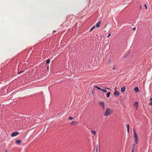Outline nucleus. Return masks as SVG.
<instances>
[{
    "label": "nucleus",
    "instance_id": "30",
    "mask_svg": "<svg viewBox=\"0 0 152 152\" xmlns=\"http://www.w3.org/2000/svg\"><path fill=\"white\" fill-rule=\"evenodd\" d=\"M49 69V67H47V69Z\"/></svg>",
    "mask_w": 152,
    "mask_h": 152
},
{
    "label": "nucleus",
    "instance_id": "20",
    "mask_svg": "<svg viewBox=\"0 0 152 152\" xmlns=\"http://www.w3.org/2000/svg\"><path fill=\"white\" fill-rule=\"evenodd\" d=\"M133 147L132 149V152H134V145H135L134 144H133Z\"/></svg>",
    "mask_w": 152,
    "mask_h": 152
},
{
    "label": "nucleus",
    "instance_id": "15",
    "mask_svg": "<svg viewBox=\"0 0 152 152\" xmlns=\"http://www.w3.org/2000/svg\"><path fill=\"white\" fill-rule=\"evenodd\" d=\"M110 94V92H108L107 93V97H109Z\"/></svg>",
    "mask_w": 152,
    "mask_h": 152
},
{
    "label": "nucleus",
    "instance_id": "3",
    "mask_svg": "<svg viewBox=\"0 0 152 152\" xmlns=\"http://www.w3.org/2000/svg\"><path fill=\"white\" fill-rule=\"evenodd\" d=\"M99 104L101 106L103 110H105V103L104 102L102 101L99 102Z\"/></svg>",
    "mask_w": 152,
    "mask_h": 152
},
{
    "label": "nucleus",
    "instance_id": "27",
    "mask_svg": "<svg viewBox=\"0 0 152 152\" xmlns=\"http://www.w3.org/2000/svg\"><path fill=\"white\" fill-rule=\"evenodd\" d=\"M23 71H22V72H18V74H19V73H21V72H23Z\"/></svg>",
    "mask_w": 152,
    "mask_h": 152
},
{
    "label": "nucleus",
    "instance_id": "19",
    "mask_svg": "<svg viewBox=\"0 0 152 152\" xmlns=\"http://www.w3.org/2000/svg\"><path fill=\"white\" fill-rule=\"evenodd\" d=\"M73 119H74V118H72V117L70 116L69 118L68 119L69 120H73Z\"/></svg>",
    "mask_w": 152,
    "mask_h": 152
},
{
    "label": "nucleus",
    "instance_id": "13",
    "mask_svg": "<svg viewBox=\"0 0 152 152\" xmlns=\"http://www.w3.org/2000/svg\"><path fill=\"white\" fill-rule=\"evenodd\" d=\"M148 104L150 105L152 104V98L150 99V102Z\"/></svg>",
    "mask_w": 152,
    "mask_h": 152
},
{
    "label": "nucleus",
    "instance_id": "11",
    "mask_svg": "<svg viewBox=\"0 0 152 152\" xmlns=\"http://www.w3.org/2000/svg\"><path fill=\"white\" fill-rule=\"evenodd\" d=\"M139 88L138 87H136L134 89V90L136 92H138L139 90Z\"/></svg>",
    "mask_w": 152,
    "mask_h": 152
},
{
    "label": "nucleus",
    "instance_id": "7",
    "mask_svg": "<svg viewBox=\"0 0 152 152\" xmlns=\"http://www.w3.org/2000/svg\"><path fill=\"white\" fill-rule=\"evenodd\" d=\"M91 133L94 134V135L96 136V132L94 130H91Z\"/></svg>",
    "mask_w": 152,
    "mask_h": 152
},
{
    "label": "nucleus",
    "instance_id": "17",
    "mask_svg": "<svg viewBox=\"0 0 152 152\" xmlns=\"http://www.w3.org/2000/svg\"><path fill=\"white\" fill-rule=\"evenodd\" d=\"M95 28V26H94L91 28V29H90V31H91L92 30H93Z\"/></svg>",
    "mask_w": 152,
    "mask_h": 152
},
{
    "label": "nucleus",
    "instance_id": "24",
    "mask_svg": "<svg viewBox=\"0 0 152 152\" xmlns=\"http://www.w3.org/2000/svg\"><path fill=\"white\" fill-rule=\"evenodd\" d=\"M136 29V27H134L133 28V29L134 30H135Z\"/></svg>",
    "mask_w": 152,
    "mask_h": 152
},
{
    "label": "nucleus",
    "instance_id": "4",
    "mask_svg": "<svg viewBox=\"0 0 152 152\" xmlns=\"http://www.w3.org/2000/svg\"><path fill=\"white\" fill-rule=\"evenodd\" d=\"M19 134V132H13L11 134V136L12 137H15L18 134Z\"/></svg>",
    "mask_w": 152,
    "mask_h": 152
},
{
    "label": "nucleus",
    "instance_id": "21",
    "mask_svg": "<svg viewBox=\"0 0 152 152\" xmlns=\"http://www.w3.org/2000/svg\"><path fill=\"white\" fill-rule=\"evenodd\" d=\"M102 91H103L104 92H105V93L107 92V90H105L102 89Z\"/></svg>",
    "mask_w": 152,
    "mask_h": 152
},
{
    "label": "nucleus",
    "instance_id": "23",
    "mask_svg": "<svg viewBox=\"0 0 152 152\" xmlns=\"http://www.w3.org/2000/svg\"><path fill=\"white\" fill-rule=\"evenodd\" d=\"M111 34L110 33H109V34L108 35L107 37H109L111 35Z\"/></svg>",
    "mask_w": 152,
    "mask_h": 152
},
{
    "label": "nucleus",
    "instance_id": "18",
    "mask_svg": "<svg viewBox=\"0 0 152 152\" xmlns=\"http://www.w3.org/2000/svg\"><path fill=\"white\" fill-rule=\"evenodd\" d=\"M94 87L96 88H97V89H98V90H102V89H101L99 87H98L97 86H95Z\"/></svg>",
    "mask_w": 152,
    "mask_h": 152
},
{
    "label": "nucleus",
    "instance_id": "5",
    "mask_svg": "<svg viewBox=\"0 0 152 152\" xmlns=\"http://www.w3.org/2000/svg\"><path fill=\"white\" fill-rule=\"evenodd\" d=\"M78 123L75 121H72L70 124L71 125H74L77 124Z\"/></svg>",
    "mask_w": 152,
    "mask_h": 152
},
{
    "label": "nucleus",
    "instance_id": "25",
    "mask_svg": "<svg viewBox=\"0 0 152 152\" xmlns=\"http://www.w3.org/2000/svg\"><path fill=\"white\" fill-rule=\"evenodd\" d=\"M97 146L96 151L97 152Z\"/></svg>",
    "mask_w": 152,
    "mask_h": 152
},
{
    "label": "nucleus",
    "instance_id": "12",
    "mask_svg": "<svg viewBox=\"0 0 152 152\" xmlns=\"http://www.w3.org/2000/svg\"><path fill=\"white\" fill-rule=\"evenodd\" d=\"M119 92L118 91H115L114 93V95H119Z\"/></svg>",
    "mask_w": 152,
    "mask_h": 152
},
{
    "label": "nucleus",
    "instance_id": "2",
    "mask_svg": "<svg viewBox=\"0 0 152 152\" xmlns=\"http://www.w3.org/2000/svg\"><path fill=\"white\" fill-rule=\"evenodd\" d=\"M134 133V137L135 140V143L137 144L138 142V138L137 134L135 130L134 129H133Z\"/></svg>",
    "mask_w": 152,
    "mask_h": 152
},
{
    "label": "nucleus",
    "instance_id": "14",
    "mask_svg": "<svg viewBox=\"0 0 152 152\" xmlns=\"http://www.w3.org/2000/svg\"><path fill=\"white\" fill-rule=\"evenodd\" d=\"M127 132L128 133H129V124H127Z\"/></svg>",
    "mask_w": 152,
    "mask_h": 152
},
{
    "label": "nucleus",
    "instance_id": "1",
    "mask_svg": "<svg viewBox=\"0 0 152 152\" xmlns=\"http://www.w3.org/2000/svg\"><path fill=\"white\" fill-rule=\"evenodd\" d=\"M112 113V110L109 107H107L105 111L104 115L107 117L109 115H111Z\"/></svg>",
    "mask_w": 152,
    "mask_h": 152
},
{
    "label": "nucleus",
    "instance_id": "16",
    "mask_svg": "<svg viewBox=\"0 0 152 152\" xmlns=\"http://www.w3.org/2000/svg\"><path fill=\"white\" fill-rule=\"evenodd\" d=\"M50 59H48L46 61V63L47 64H49L50 63Z\"/></svg>",
    "mask_w": 152,
    "mask_h": 152
},
{
    "label": "nucleus",
    "instance_id": "8",
    "mask_svg": "<svg viewBox=\"0 0 152 152\" xmlns=\"http://www.w3.org/2000/svg\"><path fill=\"white\" fill-rule=\"evenodd\" d=\"M101 23V21H99L96 24V27L97 28H98L99 27V26H100V23Z\"/></svg>",
    "mask_w": 152,
    "mask_h": 152
},
{
    "label": "nucleus",
    "instance_id": "6",
    "mask_svg": "<svg viewBox=\"0 0 152 152\" xmlns=\"http://www.w3.org/2000/svg\"><path fill=\"white\" fill-rule=\"evenodd\" d=\"M126 89V87L124 86L121 89V91L123 93L125 92Z\"/></svg>",
    "mask_w": 152,
    "mask_h": 152
},
{
    "label": "nucleus",
    "instance_id": "28",
    "mask_svg": "<svg viewBox=\"0 0 152 152\" xmlns=\"http://www.w3.org/2000/svg\"><path fill=\"white\" fill-rule=\"evenodd\" d=\"M115 69V67H113V70H114Z\"/></svg>",
    "mask_w": 152,
    "mask_h": 152
},
{
    "label": "nucleus",
    "instance_id": "9",
    "mask_svg": "<svg viewBox=\"0 0 152 152\" xmlns=\"http://www.w3.org/2000/svg\"><path fill=\"white\" fill-rule=\"evenodd\" d=\"M134 106H135L136 107V108L137 109V108H138V102L137 101H136L134 103Z\"/></svg>",
    "mask_w": 152,
    "mask_h": 152
},
{
    "label": "nucleus",
    "instance_id": "29",
    "mask_svg": "<svg viewBox=\"0 0 152 152\" xmlns=\"http://www.w3.org/2000/svg\"><path fill=\"white\" fill-rule=\"evenodd\" d=\"M7 152V151H5V152Z\"/></svg>",
    "mask_w": 152,
    "mask_h": 152
},
{
    "label": "nucleus",
    "instance_id": "26",
    "mask_svg": "<svg viewBox=\"0 0 152 152\" xmlns=\"http://www.w3.org/2000/svg\"><path fill=\"white\" fill-rule=\"evenodd\" d=\"M106 88V89H109V90H110V89L109 88Z\"/></svg>",
    "mask_w": 152,
    "mask_h": 152
},
{
    "label": "nucleus",
    "instance_id": "22",
    "mask_svg": "<svg viewBox=\"0 0 152 152\" xmlns=\"http://www.w3.org/2000/svg\"><path fill=\"white\" fill-rule=\"evenodd\" d=\"M144 6H145L146 10L147 9V7L146 4L144 5Z\"/></svg>",
    "mask_w": 152,
    "mask_h": 152
},
{
    "label": "nucleus",
    "instance_id": "10",
    "mask_svg": "<svg viewBox=\"0 0 152 152\" xmlns=\"http://www.w3.org/2000/svg\"><path fill=\"white\" fill-rule=\"evenodd\" d=\"M21 143V141L20 140H17L15 142V143L19 145Z\"/></svg>",
    "mask_w": 152,
    "mask_h": 152
}]
</instances>
